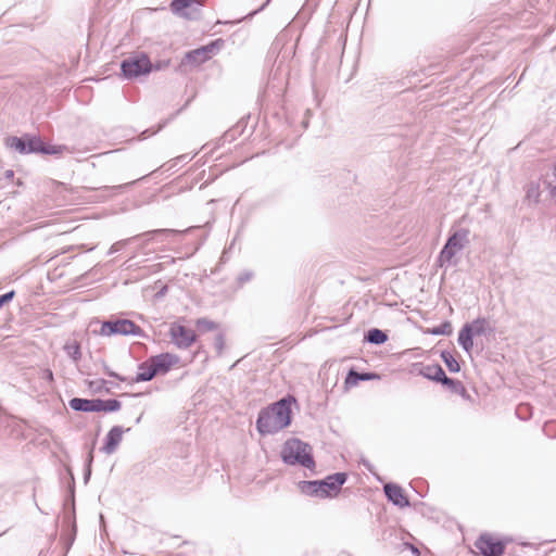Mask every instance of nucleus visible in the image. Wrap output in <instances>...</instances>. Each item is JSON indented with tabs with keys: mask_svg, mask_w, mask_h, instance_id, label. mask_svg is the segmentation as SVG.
Segmentation results:
<instances>
[{
	"mask_svg": "<svg viewBox=\"0 0 556 556\" xmlns=\"http://www.w3.org/2000/svg\"><path fill=\"white\" fill-rule=\"evenodd\" d=\"M43 378L49 380V381H52L53 380V372L50 369H45L43 370Z\"/></svg>",
	"mask_w": 556,
	"mask_h": 556,
	"instance_id": "nucleus-41",
	"label": "nucleus"
},
{
	"mask_svg": "<svg viewBox=\"0 0 556 556\" xmlns=\"http://www.w3.org/2000/svg\"><path fill=\"white\" fill-rule=\"evenodd\" d=\"M473 337L472 329L467 326L466 324L463 326V328L458 332V344L467 352L470 353V351L473 348Z\"/></svg>",
	"mask_w": 556,
	"mask_h": 556,
	"instance_id": "nucleus-16",
	"label": "nucleus"
},
{
	"mask_svg": "<svg viewBox=\"0 0 556 556\" xmlns=\"http://www.w3.org/2000/svg\"><path fill=\"white\" fill-rule=\"evenodd\" d=\"M139 237L140 236L137 235V236H134L131 238L119 240V241L113 243L111 245V248L109 249V251H108V255H112L114 253H117V252L122 251L123 249L126 248V245H128L131 241L137 240Z\"/></svg>",
	"mask_w": 556,
	"mask_h": 556,
	"instance_id": "nucleus-28",
	"label": "nucleus"
},
{
	"mask_svg": "<svg viewBox=\"0 0 556 556\" xmlns=\"http://www.w3.org/2000/svg\"><path fill=\"white\" fill-rule=\"evenodd\" d=\"M105 383H106V381L102 379L99 381L90 382V387L94 388L97 391H100Z\"/></svg>",
	"mask_w": 556,
	"mask_h": 556,
	"instance_id": "nucleus-38",
	"label": "nucleus"
},
{
	"mask_svg": "<svg viewBox=\"0 0 556 556\" xmlns=\"http://www.w3.org/2000/svg\"><path fill=\"white\" fill-rule=\"evenodd\" d=\"M68 406L75 412L93 413L97 412L96 399L73 397L68 402Z\"/></svg>",
	"mask_w": 556,
	"mask_h": 556,
	"instance_id": "nucleus-14",
	"label": "nucleus"
},
{
	"mask_svg": "<svg viewBox=\"0 0 556 556\" xmlns=\"http://www.w3.org/2000/svg\"><path fill=\"white\" fill-rule=\"evenodd\" d=\"M364 465H365L369 470H371V466H370V464H369V463L365 462V463H364Z\"/></svg>",
	"mask_w": 556,
	"mask_h": 556,
	"instance_id": "nucleus-46",
	"label": "nucleus"
},
{
	"mask_svg": "<svg viewBox=\"0 0 556 556\" xmlns=\"http://www.w3.org/2000/svg\"><path fill=\"white\" fill-rule=\"evenodd\" d=\"M195 326H197L198 330L201 332L213 331V330L217 329V327H218V325L215 321L210 320L207 318L197 319Z\"/></svg>",
	"mask_w": 556,
	"mask_h": 556,
	"instance_id": "nucleus-27",
	"label": "nucleus"
},
{
	"mask_svg": "<svg viewBox=\"0 0 556 556\" xmlns=\"http://www.w3.org/2000/svg\"><path fill=\"white\" fill-rule=\"evenodd\" d=\"M105 372H106V375H108V376H110V377L116 378V379H118V380H121V381H125V378H124V377L119 376V375H118V374H116L115 371L110 370L109 368H105Z\"/></svg>",
	"mask_w": 556,
	"mask_h": 556,
	"instance_id": "nucleus-39",
	"label": "nucleus"
},
{
	"mask_svg": "<svg viewBox=\"0 0 556 556\" xmlns=\"http://www.w3.org/2000/svg\"><path fill=\"white\" fill-rule=\"evenodd\" d=\"M169 336L179 349H189L195 341L197 334L193 330L178 324H173L169 328Z\"/></svg>",
	"mask_w": 556,
	"mask_h": 556,
	"instance_id": "nucleus-9",
	"label": "nucleus"
},
{
	"mask_svg": "<svg viewBox=\"0 0 556 556\" xmlns=\"http://www.w3.org/2000/svg\"><path fill=\"white\" fill-rule=\"evenodd\" d=\"M224 45L223 39H216L206 46L186 53L185 61L189 64L200 65L210 60Z\"/></svg>",
	"mask_w": 556,
	"mask_h": 556,
	"instance_id": "nucleus-7",
	"label": "nucleus"
},
{
	"mask_svg": "<svg viewBox=\"0 0 556 556\" xmlns=\"http://www.w3.org/2000/svg\"><path fill=\"white\" fill-rule=\"evenodd\" d=\"M270 1H271V0H266V1H265V2H264V3H263V4H262L257 10H255V11L251 12V13L249 14V16H253V15H255L256 13H258V12L263 11V10H264V9H265V8L270 3Z\"/></svg>",
	"mask_w": 556,
	"mask_h": 556,
	"instance_id": "nucleus-40",
	"label": "nucleus"
},
{
	"mask_svg": "<svg viewBox=\"0 0 556 556\" xmlns=\"http://www.w3.org/2000/svg\"><path fill=\"white\" fill-rule=\"evenodd\" d=\"M156 375L157 374L154 369L153 364L151 363L150 358H148L146 362L141 363L138 366V372H137L134 381L135 382L151 381Z\"/></svg>",
	"mask_w": 556,
	"mask_h": 556,
	"instance_id": "nucleus-15",
	"label": "nucleus"
},
{
	"mask_svg": "<svg viewBox=\"0 0 556 556\" xmlns=\"http://www.w3.org/2000/svg\"><path fill=\"white\" fill-rule=\"evenodd\" d=\"M470 231L468 228H457L448 236L445 244L439 253L437 264L440 267L456 264L455 255L469 243Z\"/></svg>",
	"mask_w": 556,
	"mask_h": 556,
	"instance_id": "nucleus-4",
	"label": "nucleus"
},
{
	"mask_svg": "<svg viewBox=\"0 0 556 556\" xmlns=\"http://www.w3.org/2000/svg\"><path fill=\"white\" fill-rule=\"evenodd\" d=\"M154 366L156 374H166L179 362V357L170 353H161L149 357Z\"/></svg>",
	"mask_w": 556,
	"mask_h": 556,
	"instance_id": "nucleus-12",
	"label": "nucleus"
},
{
	"mask_svg": "<svg viewBox=\"0 0 556 556\" xmlns=\"http://www.w3.org/2000/svg\"><path fill=\"white\" fill-rule=\"evenodd\" d=\"M93 462V454L92 451L88 454L87 460H86V469L84 475L85 483H87L91 476V464Z\"/></svg>",
	"mask_w": 556,
	"mask_h": 556,
	"instance_id": "nucleus-35",
	"label": "nucleus"
},
{
	"mask_svg": "<svg viewBox=\"0 0 556 556\" xmlns=\"http://www.w3.org/2000/svg\"><path fill=\"white\" fill-rule=\"evenodd\" d=\"M100 333L102 336H141L142 329L130 319H109L102 323Z\"/></svg>",
	"mask_w": 556,
	"mask_h": 556,
	"instance_id": "nucleus-6",
	"label": "nucleus"
},
{
	"mask_svg": "<svg viewBox=\"0 0 556 556\" xmlns=\"http://www.w3.org/2000/svg\"><path fill=\"white\" fill-rule=\"evenodd\" d=\"M195 156V153L194 154H189V153H186V154H181L177 157H175L174 160H172V164L170 166L168 167V169L175 167L176 165L178 164H181V163H188L190 162L193 157Z\"/></svg>",
	"mask_w": 556,
	"mask_h": 556,
	"instance_id": "nucleus-33",
	"label": "nucleus"
},
{
	"mask_svg": "<svg viewBox=\"0 0 556 556\" xmlns=\"http://www.w3.org/2000/svg\"><path fill=\"white\" fill-rule=\"evenodd\" d=\"M253 276H254L253 271H251V270H243L237 277L238 286L242 287L245 282L251 281Z\"/></svg>",
	"mask_w": 556,
	"mask_h": 556,
	"instance_id": "nucleus-34",
	"label": "nucleus"
},
{
	"mask_svg": "<svg viewBox=\"0 0 556 556\" xmlns=\"http://www.w3.org/2000/svg\"><path fill=\"white\" fill-rule=\"evenodd\" d=\"M229 137L233 138V136H232V134H231V132H227V134L225 135V138H226V139H228Z\"/></svg>",
	"mask_w": 556,
	"mask_h": 556,
	"instance_id": "nucleus-45",
	"label": "nucleus"
},
{
	"mask_svg": "<svg viewBox=\"0 0 556 556\" xmlns=\"http://www.w3.org/2000/svg\"><path fill=\"white\" fill-rule=\"evenodd\" d=\"M64 151H68V148L66 146H48L43 142V148L41 150V154H61Z\"/></svg>",
	"mask_w": 556,
	"mask_h": 556,
	"instance_id": "nucleus-30",
	"label": "nucleus"
},
{
	"mask_svg": "<svg viewBox=\"0 0 556 556\" xmlns=\"http://www.w3.org/2000/svg\"><path fill=\"white\" fill-rule=\"evenodd\" d=\"M141 237H139L138 239H140ZM143 238V243L142 245L146 247L150 241H154L155 238H151V237H142Z\"/></svg>",
	"mask_w": 556,
	"mask_h": 556,
	"instance_id": "nucleus-42",
	"label": "nucleus"
},
{
	"mask_svg": "<svg viewBox=\"0 0 556 556\" xmlns=\"http://www.w3.org/2000/svg\"><path fill=\"white\" fill-rule=\"evenodd\" d=\"M295 403L292 395L262 408L256 419V430L262 435L275 434L291 424V404Z\"/></svg>",
	"mask_w": 556,
	"mask_h": 556,
	"instance_id": "nucleus-1",
	"label": "nucleus"
},
{
	"mask_svg": "<svg viewBox=\"0 0 556 556\" xmlns=\"http://www.w3.org/2000/svg\"><path fill=\"white\" fill-rule=\"evenodd\" d=\"M429 333L433 336H448L452 333V325L448 321H444L431 329H429Z\"/></svg>",
	"mask_w": 556,
	"mask_h": 556,
	"instance_id": "nucleus-29",
	"label": "nucleus"
},
{
	"mask_svg": "<svg viewBox=\"0 0 556 556\" xmlns=\"http://www.w3.org/2000/svg\"><path fill=\"white\" fill-rule=\"evenodd\" d=\"M13 175H14V173H13V170H11V169H9V170H7V172H5V177H7V178H12V177H13Z\"/></svg>",
	"mask_w": 556,
	"mask_h": 556,
	"instance_id": "nucleus-43",
	"label": "nucleus"
},
{
	"mask_svg": "<svg viewBox=\"0 0 556 556\" xmlns=\"http://www.w3.org/2000/svg\"><path fill=\"white\" fill-rule=\"evenodd\" d=\"M441 358L451 372H458L460 370L459 363L456 361V358L454 357V355L451 352L442 351Z\"/></svg>",
	"mask_w": 556,
	"mask_h": 556,
	"instance_id": "nucleus-26",
	"label": "nucleus"
},
{
	"mask_svg": "<svg viewBox=\"0 0 556 556\" xmlns=\"http://www.w3.org/2000/svg\"><path fill=\"white\" fill-rule=\"evenodd\" d=\"M129 430L130 428L126 429V431ZM124 432L125 430L122 426L112 427L104 439V444L101 447V451L108 455L113 454L122 442Z\"/></svg>",
	"mask_w": 556,
	"mask_h": 556,
	"instance_id": "nucleus-11",
	"label": "nucleus"
},
{
	"mask_svg": "<svg viewBox=\"0 0 556 556\" xmlns=\"http://www.w3.org/2000/svg\"><path fill=\"white\" fill-rule=\"evenodd\" d=\"M383 492L388 501L400 508L408 507L410 505L403 489L396 483H386L383 485Z\"/></svg>",
	"mask_w": 556,
	"mask_h": 556,
	"instance_id": "nucleus-10",
	"label": "nucleus"
},
{
	"mask_svg": "<svg viewBox=\"0 0 556 556\" xmlns=\"http://www.w3.org/2000/svg\"><path fill=\"white\" fill-rule=\"evenodd\" d=\"M475 546L482 556H502L505 551L504 542L494 539L489 533L481 534L475 542Z\"/></svg>",
	"mask_w": 556,
	"mask_h": 556,
	"instance_id": "nucleus-8",
	"label": "nucleus"
},
{
	"mask_svg": "<svg viewBox=\"0 0 556 556\" xmlns=\"http://www.w3.org/2000/svg\"><path fill=\"white\" fill-rule=\"evenodd\" d=\"M24 136L27 154L41 153V150L43 148V141L41 140V138L29 134H25Z\"/></svg>",
	"mask_w": 556,
	"mask_h": 556,
	"instance_id": "nucleus-23",
	"label": "nucleus"
},
{
	"mask_svg": "<svg viewBox=\"0 0 556 556\" xmlns=\"http://www.w3.org/2000/svg\"><path fill=\"white\" fill-rule=\"evenodd\" d=\"M141 417L136 418V422H140Z\"/></svg>",
	"mask_w": 556,
	"mask_h": 556,
	"instance_id": "nucleus-47",
	"label": "nucleus"
},
{
	"mask_svg": "<svg viewBox=\"0 0 556 556\" xmlns=\"http://www.w3.org/2000/svg\"><path fill=\"white\" fill-rule=\"evenodd\" d=\"M419 375L429 380L440 382L443 386L445 384L446 380H448V377L446 376L444 369L439 364H430L422 366L421 369L419 370Z\"/></svg>",
	"mask_w": 556,
	"mask_h": 556,
	"instance_id": "nucleus-13",
	"label": "nucleus"
},
{
	"mask_svg": "<svg viewBox=\"0 0 556 556\" xmlns=\"http://www.w3.org/2000/svg\"><path fill=\"white\" fill-rule=\"evenodd\" d=\"M444 387L450 389L453 393L458 394L464 400H467V401L470 400V395L462 381L448 378V380H446Z\"/></svg>",
	"mask_w": 556,
	"mask_h": 556,
	"instance_id": "nucleus-24",
	"label": "nucleus"
},
{
	"mask_svg": "<svg viewBox=\"0 0 556 556\" xmlns=\"http://www.w3.org/2000/svg\"><path fill=\"white\" fill-rule=\"evenodd\" d=\"M180 233L181 232L179 230H175V229H155V230L146 231L139 236L155 238V241L164 242V241L170 239L172 237H175Z\"/></svg>",
	"mask_w": 556,
	"mask_h": 556,
	"instance_id": "nucleus-19",
	"label": "nucleus"
},
{
	"mask_svg": "<svg viewBox=\"0 0 556 556\" xmlns=\"http://www.w3.org/2000/svg\"><path fill=\"white\" fill-rule=\"evenodd\" d=\"M348 480L346 472H336L321 480H303L298 483V488L304 495L318 498L336 497L342 485Z\"/></svg>",
	"mask_w": 556,
	"mask_h": 556,
	"instance_id": "nucleus-2",
	"label": "nucleus"
},
{
	"mask_svg": "<svg viewBox=\"0 0 556 556\" xmlns=\"http://www.w3.org/2000/svg\"><path fill=\"white\" fill-rule=\"evenodd\" d=\"M281 459L289 466L300 465L307 469L315 468L312 446L298 438L288 439L280 452Z\"/></svg>",
	"mask_w": 556,
	"mask_h": 556,
	"instance_id": "nucleus-3",
	"label": "nucleus"
},
{
	"mask_svg": "<svg viewBox=\"0 0 556 556\" xmlns=\"http://www.w3.org/2000/svg\"><path fill=\"white\" fill-rule=\"evenodd\" d=\"M516 415L521 420H527L530 417V406L528 404H520L516 408Z\"/></svg>",
	"mask_w": 556,
	"mask_h": 556,
	"instance_id": "nucleus-32",
	"label": "nucleus"
},
{
	"mask_svg": "<svg viewBox=\"0 0 556 556\" xmlns=\"http://www.w3.org/2000/svg\"><path fill=\"white\" fill-rule=\"evenodd\" d=\"M466 325L472 329V333L475 336H484L493 331V329L489 327L488 320L483 317H478L471 323H467Z\"/></svg>",
	"mask_w": 556,
	"mask_h": 556,
	"instance_id": "nucleus-20",
	"label": "nucleus"
},
{
	"mask_svg": "<svg viewBox=\"0 0 556 556\" xmlns=\"http://www.w3.org/2000/svg\"><path fill=\"white\" fill-rule=\"evenodd\" d=\"M204 0H172L170 11L179 16H186L185 10L191 8L193 4L202 5Z\"/></svg>",
	"mask_w": 556,
	"mask_h": 556,
	"instance_id": "nucleus-18",
	"label": "nucleus"
},
{
	"mask_svg": "<svg viewBox=\"0 0 556 556\" xmlns=\"http://www.w3.org/2000/svg\"><path fill=\"white\" fill-rule=\"evenodd\" d=\"M97 400V413L98 412H105V413H112L117 412L122 407V403L116 399H96Z\"/></svg>",
	"mask_w": 556,
	"mask_h": 556,
	"instance_id": "nucleus-22",
	"label": "nucleus"
},
{
	"mask_svg": "<svg viewBox=\"0 0 556 556\" xmlns=\"http://www.w3.org/2000/svg\"><path fill=\"white\" fill-rule=\"evenodd\" d=\"M121 71L125 78L135 79L149 74L152 71V63L146 53H134L122 61Z\"/></svg>",
	"mask_w": 556,
	"mask_h": 556,
	"instance_id": "nucleus-5",
	"label": "nucleus"
},
{
	"mask_svg": "<svg viewBox=\"0 0 556 556\" xmlns=\"http://www.w3.org/2000/svg\"><path fill=\"white\" fill-rule=\"evenodd\" d=\"M7 146L21 154H27L25 136H11L7 138Z\"/></svg>",
	"mask_w": 556,
	"mask_h": 556,
	"instance_id": "nucleus-25",
	"label": "nucleus"
},
{
	"mask_svg": "<svg viewBox=\"0 0 556 556\" xmlns=\"http://www.w3.org/2000/svg\"><path fill=\"white\" fill-rule=\"evenodd\" d=\"M15 296V291L11 290L4 294L0 295V308L7 303L11 302Z\"/></svg>",
	"mask_w": 556,
	"mask_h": 556,
	"instance_id": "nucleus-37",
	"label": "nucleus"
},
{
	"mask_svg": "<svg viewBox=\"0 0 556 556\" xmlns=\"http://www.w3.org/2000/svg\"><path fill=\"white\" fill-rule=\"evenodd\" d=\"M214 346L218 353H222L225 346V337L223 333H217L214 339Z\"/></svg>",
	"mask_w": 556,
	"mask_h": 556,
	"instance_id": "nucleus-36",
	"label": "nucleus"
},
{
	"mask_svg": "<svg viewBox=\"0 0 556 556\" xmlns=\"http://www.w3.org/2000/svg\"><path fill=\"white\" fill-rule=\"evenodd\" d=\"M65 350L71 358L78 361L81 356L80 346L78 343L66 344Z\"/></svg>",
	"mask_w": 556,
	"mask_h": 556,
	"instance_id": "nucleus-31",
	"label": "nucleus"
},
{
	"mask_svg": "<svg viewBox=\"0 0 556 556\" xmlns=\"http://www.w3.org/2000/svg\"><path fill=\"white\" fill-rule=\"evenodd\" d=\"M365 340L375 345H381L388 341V334L378 328L369 329L365 334Z\"/></svg>",
	"mask_w": 556,
	"mask_h": 556,
	"instance_id": "nucleus-21",
	"label": "nucleus"
},
{
	"mask_svg": "<svg viewBox=\"0 0 556 556\" xmlns=\"http://www.w3.org/2000/svg\"><path fill=\"white\" fill-rule=\"evenodd\" d=\"M128 185L125 184V185H119L118 188H124V187H127ZM105 189H110L109 187H105ZM111 189H117V187H112Z\"/></svg>",
	"mask_w": 556,
	"mask_h": 556,
	"instance_id": "nucleus-44",
	"label": "nucleus"
},
{
	"mask_svg": "<svg viewBox=\"0 0 556 556\" xmlns=\"http://www.w3.org/2000/svg\"><path fill=\"white\" fill-rule=\"evenodd\" d=\"M378 378L379 376L375 372H358L351 369L346 375L345 383L348 386H356L359 381H369Z\"/></svg>",
	"mask_w": 556,
	"mask_h": 556,
	"instance_id": "nucleus-17",
	"label": "nucleus"
}]
</instances>
